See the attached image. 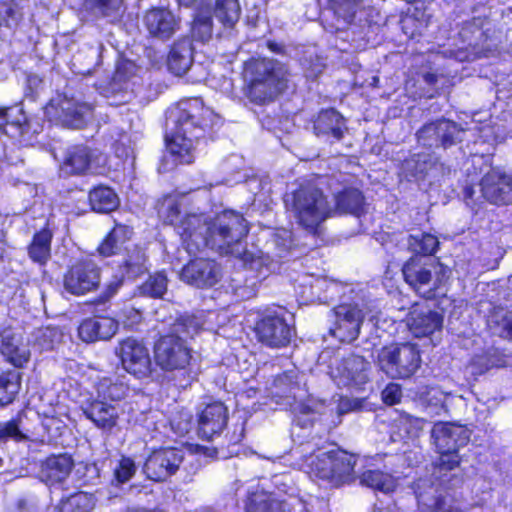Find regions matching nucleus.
I'll use <instances>...</instances> for the list:
<instances>
[{
  "label": "nucleus",
  "instance_id": "1",
  "mask_svg": "<svg viewBox=\"0 0 512 512\" xmlns=\"http://www.w3.org/2000/svg\"><path fill=\"white\" fill-rule=\"evenodd\" d=\"M168 120L173 123L165 134V147L172 163L190 165L195 160V143L200 139H214L221 118L207 107L200 97L179 101L170 111Z\"/></svg>",
  "mask_w": 512,
  "mask_h": 512
},
{
  "label": "nucleus",
  "instance_id": "2",
  "mask_svg": "<svg viewBox=\"0 0 512 512\" xmlns=\"http://www.w3.org/2000/svg\"><path fill=\"white\" fill-rule=\"evenodd\" d=\"M244 97L252 104L266 106L285 94L292 84L288 64L274 58L250 57L242 70Z\"/></svg>",
  "mask_w": 512,
  "mask_h": 512
},
{
  "label": "nucleus",
  "instance_id": "3",
  "mask_svg": "<svg viewBox=\"0 0 512 512\" xmlns=\"http://www.w3.org/2000/svg\"><path fill=\"white\" fill-rule=\"evenodd\" d=\"M206 231V241L211 249L222 250L243 261H253V255L245 245L250 225L242 213L223 210L208 222Z\"/></svg>",
  "mask_w": 512,
  "mask_h": 512
},
{
  "label": "nucleus",
  "instance_id": "4",
  "mask_svg": "<svg viewBox=\"0 0 512 512\" xmlns=\"http://www.w3.org/2000/svg\"><path fill=\"white\" fill-rule=\"evenodd\" d=\"M287 211H290L297 224L316 235L321 224L333 214L328 197L312 182H304L284 197Z\"/></svg>",
  "mask_w": 512,
  "mask_h": 512
},
{
  "label": "nucleus",
  "instance_id": "5",
  "mask_svg": "<svg viewBox=\"0 0 512 512\" xmlns=\"http://www.w3.org/2000/svg\"><path fill=\"white\" fill-rule=\"evenodd\" d=\"M286 313V309L281 306L254 310L252 331L258 343L271 349H282L290 345L295 329L288 323Z\"/></svg>",
  "mask_w": 512,
  "mask_h": 512
},
{
  "label": "nucleus",
  "instance_id": "6",
  "mask_svg": "<svg viewBox=\"0 0 512 512\" xmlns=\"http://www.w3.org/2000/svg\"><path fill=\"white\" fill-rule=\"evenodd\" d=\"M422 363L421 350L416 343L399 342L383 346L377 356L381 371L392 379H409Z\"/></svg>",
  "mask_w": 512,
  "mask_h": 512
},
{
  "label": "nucleus",
  "instance_id": "7",
  "mask_svg": "<svg viewBox=\"0 0 512 512\" xmlns=\"http://www.w3.org/2000/svg\"><path fill=\"white\" fill-rule=\"evenodd\" d=\"M153 361L163 373H190L193 348L183 337L159 334L152 346Z\"/></svg>",
  "mask_w": 512,
  "mask_h": 512
},
{
  "label": "nucleus",
  "instance_id": "8",
  "mask_svg": "<svg viewBox=\"0 0 512 512\" xmlns=\"http://www.w3.org/2000/svg\"><path fill=\"white\" fill-rule=\"evenodd\" d=\"M45 115L55 124L81 129L92 119L93 108L66 94H57L45 107Z\"/></svg>",
  "mask_w": 512,
  "mask_h": 512
},
{
  "label": "nucleus",
  "instance_id": "9",
  "mask_svg": "<svg viewBox=\"0 0 512 512\" xmlns=\"http://www.w3.org/2000/svg\"><path fill=\"white\" fill-rule=\"evenodd\" d=\"M114 352L122 368L134 378L142 380L152 376V359L142 339L133 336L123 338Z\"/></svg>",
  "mask_w": 512,
  "mask_h": 512
},
{
  "label": "nucleus",
  "instance_id": "10",
  "mask_svg": "<svg viewBox=\"0 0 512 512\" xmlns=\"http://www.w3.org/2000/svg\"><path fill=\"white\" fill-rule=\"evenodd\" d=\"M401 271L404 281L424 299L436 300L445 296L444 286L448 279L445 271L438 274L433 281V285L423 293L421 289L432 281V272L422 263L421 258L417 256L410 257L403 264Z\"/></svg>",
  "mask_w": 512,
  "mask_h": 512
},
{
  "label": "nucleus",
  "instance_id": "11",
  "mask_svg": "<svg viewBox=\"0 0 512 512\" xmlns=\"http://www.w3.org/2000/svg\"><path fill=\"white\" fill-rule=\"evenodd\" d=\"M463 131L458 123L442 117L421 126L416 139L424 147L448 149L462 141L459 135Z\"/></svg>",
  "mask_w": 512,
  "mask_h": 512
},
{
  "label": "nucleus",
  "instance_id": "12",
  "mask_svg": "<svg viewBox=\"0 0 512 512\" xmlns=\"http://www.w3.org/2000/svg\"><path fill=\"white\" fill-rule=\"evenodd\" d=\"M184 460V453L176 447L153 450L143 465L146 477L154 482H165L176 474Z\"/></svg>",
  "mask_w": 512,
  "mask_h": 512
},
{
  "label": "nucleus",
  "instance_id": "13",
  "mask_svg": "<svg viewBox=\"0 0 512 512\" xmlns=\"http://www.w3.org/2000/svg\"><path fill=\"white\" fill-rule=\"evenodd\" d=\"M142 24L148 37L167 41L181 28V18L169 7L151 6L142 15Z\"/></svg>",
  "mask_w": 512,
  "mask_h": 512
},
{
  "label": "nucleus",
  "instance_id": "14",
  "mask_svg": "<svg viewBox=\"0 0 512 512\" xmlns=\"http://www.w3.org/2000/svg\"><path fill=\"white\" fill-rule=\"evenodd\" d=\"M334 328L331 334L341 343H352L360 335L365 314L356 303H340L333 308Z\"/></svg>",
  "mask_w": 512,
  "mask_h": 512
},
{
  "label": "nucleus",
  "instance_id": "15",
  "mask_svg": "<svg viewBox=\"0 0 512 512\" xmlns=\"http://www.w3.org/2000/svg\"><path fill=\"white\" fill-rule=\"evenodd\" d=\"M221 275V265L214 259L204 257L191 258L180 271L183 282L201 289L216 285Z\"/></svg>",
  "mask_w": 512,
  "mask_h": 512
},
{
  "label": "nucleus",
  "instance_id": "16",
  "mask_svg": "<svg viewBox=\"0 0 512 512\" xmlns=\"http://www.w3.org/2000/svg\"><path fill=\"white\" fill-rule=\"evenodd\" d=\"M482 197L491 204H512V175L498 168H491L480 180Z\"/></svg>",
  "mask_w": 512,
  "mask_h": 512
},
{
  "label": "nucleus",
  "instance_id": "17",
  "mask_svg": "<svg viewBox=\"0 0 512 512\" xmlns=\"http://www.w3.org/2000/svg\"><path fill=\"white\" fill-rule=\"evenodd\" d=\"M228 408L220 400L207 403L197 414V434L202 440L211 441L219 436L228 423Z\"/></svg>",
  "mask_w": 512,
  "mask_h": 512
},
{
  "label": "nucleus",
  "instance_id": "18",
  "mask_svg": "<svg viewBox=\"0 0 512 512\" xmlns=\"http://www.w3.org/2000/svg\"><path fill=\"white\" fill-rule=\"evenodd\" d=\"M137 65L128 59L119 62L106 86L101 87L99 93L106 97H114L116 100L110 105H121L128 102L127 93L130 89L131 79L136 75Z\"/></svg>",
  "mask_w": 512,
  "mask_h": 512
},
{
  "label": "nucleus",
  "instance_id": "19",
  "mask_svg": "<svg viewBox=\"0 0 512 512\" xmlns=\"http://www.w3.org/2000/svg\"><path fill=\"white\" fill-rule=\"evenodd\" d=\"M208 222L201 214L188 213L177 224V233L189 254L196 253L201 246L208 247L206 241Z\"/></svg>",
  "mask_w": 512,
  "mask_h": 512
},
{
  "label": "nucleus",
  "instance_id": "20",
  "mask_svg": "<svg viewBox=\"0 0 512 512\" xmlns=\"http://www.w3.org/2000/svg\"><path fill=\"white\" fill-rule=\"evenodd\" d=\"M431 438L436 449L460 450L470 441V432L465 425L454 422H435Z\"/></svg>",
  "mask_w": 512,
  "mask_h": 512
},
{
  "label": "nucleus",
  "instance_id": "21",
  "mask_svg": "<svg viewBox=\"0 0 512 512\" xmlns=\"http://www.w3.org/2000/svg\"><path fill=\"white\" fill-rule=\"evenodd\" d=\"M348 130L346 119L335 108L321 109L313 119V132L318 137L341 141Z\"/></svg>",
  "mask_w": 512,
  "mask_h": 512
},
{
  "label": "nucleus",
  "instance_id": "22",
  "mask_svg": "<svg viewBox=\"0 0 512 512\" xmlns=\"http://www.w3.org/2000/svg\"><path fill=\"white\" fill-rule=\"evenodd\" d=\"M1 354L14 367H23L30 359V350L21 334L6 330L2 334Z\"/></svg>",
  "mask_w": 512,
  "mask_h": 512
},
{
  "label": "nucleus",
  "instance_id": "23",
  "mask_svg": "<svg viewBox=\"0 0 512 512\" xmlns=\"http://www.w3.org/2000/svg\"><path fill=\"white\" fill-rule=\"evenodd\" d=\"M93 263H77L66 274L64 286L72 294L81 295L90 291L95 285Z\"/></svg>",
  "mask_w": 512,
  "mask_h": 512
},
{
  "label": "nucleus",
  "instance_id": "24",
  "mask_svg": "<svg viewBox=\"0 0 512 512\" xmlns=\"http://www.w3.org/2000/svg\"><path fill=\"white\" fill-rule=\"evenodd\" d=\"M365 196L361 190L345 186L334 195V209L339 214L360 217L365 213Z\"/></svg>",
  "mask_w": 512,
  "mask_h": 512
},
{
  "label": "nucleus",
  "instance_id": "25",
  "mask_svg": "<svg viewBox=\"0 0 512 512\" xmlns=\"http://www.w3.org/2000/svg\"><path fill=\"white\" fill-rule=\"evenodd\" d=\"M73 460L65 454L48 457L41 466L40 478L48 485L64 481L72 471Z\"/></svg>",
  "mask_w": 512,
  "mask_h": 512
},
{
  "label": "nucleus",
  "instance_id": "26",
  "mask_svg": "<svg viewBox=\"0 0 512 512\" xmlns=\"http://www.w3.org/2000/svg\"><path fill=\"white\" fill-rule=\"evenodd\" d=\"M192 60L193 46L191 41L187 38H181L170 47L167 56V67L171 73L181 76L189 69Z\"/></svg>",
  "mask_w": 512,
  "mask_h": 512
},
{
  "label": "nucleus",
  "instance_id": "27",
  "mask_svg": "<svg viewBox=\"0 0 512 512\" xmlns=\"http://www.w3.org/2000/svg\"><path fill=\"white\" fill-rule=\"evenodd\" d=\"M325 461L330 463L333 482L344 483L352 479L356 465V459L353 454L337 448L329 451Z\"/></svg>",
  "mask_w": 512,
  "mask_h": 512
},
{
  "label": "nucleus",
  "instance_id": "28",
  "mask_svg": "<svg viewBox=\"0 0 512 512\" xmlns=\"http://www.w3.org/2000/svg\"><path fill=\"white\" fill-rule=\"evenodd\" d=\"M506 358L501 350L491 347L474 354L468 362V367L471 369V374L477 377L487 373L492 368L505 367Z\"/></svg>",
  "mask_w": 512,
  "mask_h": 512
},
{
  "label": "nucleus",
  "instance_id": "29",
  "mask_svg": "<svg viewBox=\"0 0 512 512\" xmlns=\"http://www.w3.org/2000/svg\"><path fill=\"white\" fill-rule=\"evenodd\" d=\"M443 326V317L436 311H428L427 313L418 312L411 316L409 329L412 334L417 337H427L434 332L441 330Z\"/></svg>",
  "mask_w": 512,
  "mask_h": 512
},
{
  "label": "nucleus",
  "instance_id": "30",
  "mask_svg": "<svg viewBox=\"0 0 512 512\" xmlns=\"http://www.w3.org/2000/svg\"><path fill=\"white\" fill-rule=\"evenodd\" d=\"M214 22L211 11L203 8L197 9L192 17L189 29L191 40L205 44L213 37Z\"/></svg>",
  "mask_w": 512,
  "mask_h": 512
},
{
  "label": "nucleus",
  "instance_id": "31",
  "mask_svg": "<svg viewBox=\"0 0 512 512\" xmlns=\"http://www.w3.org/2000/svg\"><path fill=\"white\" fill-rule=\"evenodd\" d=\"M359 479L361 485L384 494L392 493L398 487L397 478L380 469H367L361 473Z\"/></svg>",
  "mask_w": 512,
  "mask_h": 512
},
{
  "label": "nucleus",
  "instance_id": "32",
  "mask_svg": "<svg viewBox=\"0 0 512 512\" xmlns=\"http://www.w3.org/2000/svg\"><path fill=\"white\" fill-rule=\"evenodd\" d=\"M131 235V227L115 221L112 229L104 236L102 241L98 244V254L104 257L115 255L117 253L119 245L129 241Z\"/></svg>",
  "mask_w": 512,
  "mask_h": 512
},
{
  "label": "nucleus",
  "instance_id": "33",
  "mask_svg": "<svg viewBox=\"0 0 512 512\" xmlns=\"http://www.w3.org/2000/svg\"><path fill=\"white\" fill-rule=\"evenodd\" d=\"M91 163V152L85 146H74L66 152L61 165V172L65 175L83 174Z\"/></svg>",
  "mask_w": 512,
  "mask_h": 512
},
{
  "label": "nucleus",
  "instance_id": "34",
  "mask_svg": "<svg viewBox=\"0 0 512 512\" xmlns=\"http://www.w3.org/2000/svg\"><path fill=\"white\" fill-rule=\"evenodd\" d=\"M202 323L198 317L192 313L178 314L173 322L169 324L168 331L164 334H172L177 337H183L187 342L194 339L202 331Z\"/></svg>",
  "mask_w": 512,
  "mask_h": 512
},
{
  "label": "nucleus",
  "instance_id": "35",
  "mask_svg": "<svg viewBox=\"0 0 512 512\" xmlns=\"http://www.w3.org/2000/svg\"><path fill=\"white\" fill-rule=\"evenodd\" d=\"M214 14L225 28L235 27L241 17V6L238 0H215Z\"/></svg>",
  "mask_w": 512,
  "mask_h": 512
},
{
  "label": "nucleus",
  "instance_id": "36",
  "mask_svg": "<svg viewBox=\"0 0 512 512\" xmlns=\"http://www.w3.org/2000/svg\"><path fill=\"white\" fill-rule=\"evenodd\" d=\"M280 502L272 497L270 493L263 490L249 492L245 500L246 512H276L282 506Z\"/></svg>",
  "mask_w": 512,
  "mask_h": 512
},
{
  "label": "nucleus",
  "instance_id": "37",
  "mask_svg": "<svg viewBox=\"0 0 512 512\" xmlns=\"http://www.w3.org/2000/svg\"><path fill=\"white\" fill-rule=\"evenodd\" d=\"M245 425L246 420L243 417H239L236 422L228 427L221 445V449H226L227 457H232L239 453V447L245 438Z\"/></svg>",
  "mask_w": 512,
  "mask_h": 512
},
{
  "label": "nucleus",
  "instance_id": "38",
  "mask_svg": "<svg viewBox=\"0 0 512 512\" xmlns=\"http://www.w3.org/2000/svg\"><path fill=\"white\" fill-rule=\"evenodd\" d=\"M168 278L164 271L149 274L138 287L139 294L152 299H161L167 292Z\"/></svg>",
  "mask_w": 512,
  "mask_h": 512
},
{
  "label": "nucleus",
  "instance_id": "39",
  "mask_svg": "<svg viewBox=\"0 0 512 512\" xmlns=\"http://www.w3.org/2000/svg\"><path fill=\"white\" fill-rule=\"evenodd\" d=\"M127 392V385L118 378L104 377L98 381V397H102L103 401H120Z\"/></svg>",
  "mask_w": 512,
  "mask_h": 512
},
{
  "label": "nucleus",
  "instance_id": "40",
  "mask_svg": "<svg viewBox=\"0 0 512 512\" xmlns=\"http://www.w3.org/2000/svg\"><path fill=\"white\" fill-rule=\"evenodd\" d=\"M328 8L337 19L352 24L360 9L362 0H327Z\"/></svg>",
  "mask_w": 512,
  "mask_h": 512
},
{
  "label": "nucleus",
  "instance_id": "41",
  "mask_svg": "<svg viewBox=\"0 0 512 512\" xmlns=\"http://www.w3.org/2000/svg\"><path fill=\"white\" fill-rule=\"evenodd\" d=\"M20 389V375L8 371L0 375V408L13 402Z\"/></svg>",
  "mask_w": 512,
  "mask_h": 512
},
{
  "label": "nucleus",
  "instance_id": "42",
  "mask_svg": "<svg viewBox=\"0 0 512 512\" xmlns=\"http://www.w3.org/2000/svg\"><path fill=\"white\" fill-rule=\"evenodd\" d=\"M460 450L453 449H436L438 454L432 462L433 469L439 473H448L458 468L462 462Z\"/></svg>",
  "mask_w": 512,
  "mask_h": 512
},
{
  "label": "nucleus",
  "instance_id": "43",
  "mask_svg": "<svg viewBox=\"0 0 512 512\" xmlns=\"http://www.w3.org/2000/svg\"><path fill=\"white\" fill-rule=\"evenodd\" d=\"M51 234L48 231L37 233L29 247L30 258L34 262L44 264L50 257Z\"/></svg>",
  "mask_w": 512,
  "mask_h": 512
},
{
  "label": "nucleus",
  "instance_id": "44",
  "mask_svg": "<svg viewBox=\"0 0 512 512\" xmlns=\"http://www.w3.org/2000/svg\"><path fill=\"white\" fill-rule=\"evenodd\" d=\"M93 497L85 492H78L61 500L58 512H90L93 509Z\"/></svg>",
  "mask_w": 512,
  "mask_h": 512
},
{
  "label": "nucleus",
  "instance_id": "45",
  "mask_svg": "<svg viewBox=\"0 0 512 512\" xmlns=\"http://www.w3.org/2000/svg\"><path fill=\"white\" fill-rule=\"evenodd\" d=\"M409 244L416 254L422 256L434 255L439 248V241L431 233H422L420 236H411Z\"/></svg>",
  "mask_w": 512,
  "mask_h": 512
},
{
  "label": "nucleus",
  "instance_id": "46",
  "mask_svg": "<svg viewBox=\"0 0 512 512\" xmlns=\"http://www.w3.org/2000/svg\"><path fill=\"white\" fill-rule=\"evenodd\" d=\"M120 204V198L113 188L98 184V213L113 212Z\"/></svg>",
  "mask_w": 512,
  "mask_h": 512
},
{
  "label": "nucleus",
  "instance_id": "47",
  "mask_svg": "<svg viewBox=\"0 0 512 512\" xmlns=\"http://www.w3.org/2000/svg\"><path fill=\"white\" fill-rule=\"evenodd\" d=\"M399 24L406 37L416 41H419L428 27V21L421 22V20L411 17L409 14H401Z\"/></svg>",
  "mask_w": 512,
  "mask_h": 512
},
{
  "label": "nucleus",
  "instance_id": "48",
  "mask_svg": "<svg viewBox=\"0 0 512 512\" xmlns=\"http://www.w3.org/2000/svg\"><path fill=\"white\" fill-rule=\"evenodd\" d=\"M146 261L147 257L138 252L129 255L121 264V268L128 278L135 279L147 272Z\"/></svg>",
  "mask_w": 512,
  "mask_h": 512
},
{
  "label": "nucleus",
  "instance_id": "49",
  "mask_svg": "<svg viewBox=\"0 0 512 512\" xmlns=\"http://www.w3.org/2000/svg\"><path fill=\"white\" fill-rule=\"evenodd\" d=\"M123 6L124 0H98V11L111 23L120 20L124 11Z\"/></svg>",
  "mask_w": 512,
  "mask_h": 512
},
{
  "label": "nucleus",
  "instance_id": "50",
  "mask_svg": "<svg viewBox=\"0 0 512 512\" xmlns=\"http://www.w3.org/2000/svg\"><path fill=\"white\" fill-rule=\"evenodd\" d=\"M21 19V12L18 5L13 1L0 2V27H11Z\"/></svg>",
  "mask_w": 512,
  "mask_h": 512
},
{
  "label": "nucleus",
  "instance_id": "51",
  "mask_svg": "<svg viewBox=\"0 0 512 512\" xmlns=\"http://www.w3.org/2000/svg\"><path fill=\"white\" fill-rule=\"evenodd\" d=\"M136 473V465L130 457L123 456L114 469V478L118 484L128 482Z\"/></svg>",
  "mask_w": 512,
  "mask_h": 512
},
{
  "label": "nucleus",
  "instance_id": "52",
  "mask_svg": "<svg viewBox=\"0 0 512 512\" xmlns=\"http://www.w3.org/2000/svg\"><path fill=\"white\" fill-rule=\"evenodd\" d=\"M26 122L23 111L18 106L0 108V125H12L21 127Z\"/></svg>",
  "mask_w": 512,
  "mask_h": 512
},
{
  "label": "nucleus",
  "instance_id": "53",
  "mask_svg": "<svg viewBox=\"0 0 512 512\" xmlns=\"http://www.w3.org/2000/svg\"><path fill=\"white\" fill-rule=\"evenodd\" d=\"M118 327V321L113 317L98 315V340H109L116 334Z\"/></svg>",
  "mask_w": 512,
  "mask_h": 512
},
{
  "label": "nucleus",
  "instance_id": "54",
  "mask_svg": "<svg viewBox=\"0 0 512 512\" xmlns=\"http://www.w3.org/2000/svg\"><path fill=\"white\" fill-rule=\"evenodd\" d=\"M118 419L119 415L114 406H102L99 410L98 415V428L110 431L113 427L117 425Z\"/></svg>",
  "mask_w": 512,
  "mask_h": 512
},
{
  "label": "nucleus",
  "instance_id": "55",
  "mask_svg": "<svg viewBox=\"0 0 512 512\" xmlns=\"http://www.w3.org/2000/svg\"><path fill=\"white\" fill-rule=\"evenodd\" d=\"M329 455V451L319 455L311 464V469L315 476L322 480H328L333 482V474L330 469V463L326 460V457Z\"/></svg>",
  "mask_w": 512,
  "mask_h": 512
},
{
  "label": "nucleus",
  "instance_id": "56",
  "mask_svg": "<svg viewBox=\"0 0 512 512\" xmlns=\"http://www.w3.org/2000/svg\"><path fill=\"white\" fill-rule=\"evenodd\" d=\"M381 399L388 406L400 403L402 399L401 386L397 383L389 382L381 392Z\"/></svg>",
  "mask_w": 512,
  "mask_h": 512
},
{
  "label": "nucleus",
  "instance_id": "57",
  "mask_svg": "<svg viewBox=\"0 0 512 512\" xmlns=\"http://www.w3.org/2000/svg\"><path fill=\"white\" fill-rule=\"evenodd\" d=\"M78 335L86 343L96 341V320L93 318L84 320L78 328Z\"/></svg>",
  "mask_w": 512,
  "mask_h": 512
},
{
  "label": "nucleus",
  "instance_id": "58",
  "mask_svg": "<svg viewBox=\"0 0 512 512\" xmlns=\"http://www.w3.org/2000/svg\"><path fill=\"white\" fill-rule=\"evenodd\" d=\"M9 439L15 441L24 439V435L20 431L16 421H9L0 428V440L7 441Z\"/></svg>",
  "mask_w": 512,
  "mask_h": 512
},
{
  "label": "nucleus",
  "instance_id": "59",
  "mask_svg": "<svg viewBox=\"0 0 512 512\" xmlns=\"http://www.w3.org/2000/svg\"><path fill=\"white\" fill-rule=\"evenodd\" d=\"M315 413H316L315 410L312 407H310L309 405L301 404L298 408V414L295 415L294 422L296 423V425H298L302 428L312 426L315 419L310 418V419L306 420V419H302V416L314 415Z\"/></svg>",
  "mask_w": 512,
  "mask_h": 512
},
{
  "label": "nucleus",
  "instance_id": "60",
  "mask_svg": "<svg viewBox=\"0 0 512 512\" xmlns=\"http://www.w3.org/2000/svg\"><path fill=\"white\" fill-rule=\"evenodd\" d=\"M123 280L122 278H115L113 281H111L105 290L98 295V304L105 303L108 301L112 296L116 294L118 289L122 286Z\"/></svg>",
  "mask_w": 512,
  "mask_h": 512
},
{
  "label": "nucleus",
  "instance_id": "61",
  "mask_svg": "<svg viewBox=\"0 0 512 512\" xmlns=\"http://www.w3.org/2000/svg\"><path fill=\"white\" fill-rule=\"evenodd\" d=\"M401 14H409L411 17L418 18L422 21H428L426 16V9L424 3L420 0L418 3L411 4L410 7L407 8L406 11Z\"/></svg>",
  "mask_w": 512,
  "mask_h": 512
},
{
  "label": "nucleus",
  "instance_id": "62",
  "mask_svg": "<svg viewBox=\"0 0 512 512\" xmlns=\"http://www.w3.org/2000/svg\"><path fill=\"white\" fill-rule=\"evenodd\" d=\"M266 47L273 53L279 54V55H285L286 49L284 45L277 43L273 40H268L266 42Z\"/></svg>",
  "mask_w": 512,
  "mask_h": 512
},
{
  "label": "nucleus",
  "instance_id": "63",
  "mask_svg": "<svg viewBox=\"0 0 512 512\" xmlns=\"http://www.w3.org/2000/svg\"><path fill=\"white\" fill-rule=\"evenodd\" d=\"M424 81L431 86H434L438 82V76L436 73L433 72H426L423 74Z\"/></svg>",
  "mask_w": 512,
  "mask_h": 512
},
{
  "label": "nucleus",
  "instance_id": "64",
  "mask_svg": "<svg viewBox=\"0 0 512 512\" xmlns=\"http://www.w3.org/2000/svg\"><path fill=\"white\" fill-rule=\"evenodd\" d=\"M475 194L473 185H466L463 189V197L466 202L473 200Z\"/></svg>",
  "mask_w": 512,
  "mask_h": 512
}]
</instances>
